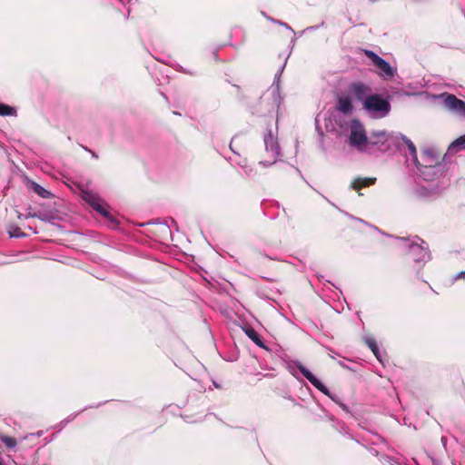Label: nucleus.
Segmentation results:
<instances>
[{
    "instance_id": "obj_15",
    "label": "nucleus",
    "mask_w": 465,
    "mask_h": 465,
    "mask_svg": "<svg viewBox=\"0 0 465 465\" xmlns=\"http://www.w3.org/2000/svg\"><path fill=\"white\" fill-rule=\"evenodd\" d=\"M365 342L368 345V347L371 350L373 354L376 356V358L380 361H381L379 347L376 341L373 338H366Z\"/></svg>"
},
{
    "instance_id": "obj_7",
    "label": "nucleus",
    "mask_w": 465,
    "mask_h": 465,
    "mask_svg": "<svg viewBox=\"0 0 465 465\" xmlns=\"http://www.w3.org/2000/svg\"><path fill=\"white\" fill-rule=\"evenodd\" d=\"M443 105L451 114L465 118V102L457 98L454 94H442Z\"/></svg>"
},
{
    "instance_id": "obj_8",
    "label": "nucleus",
    "mask_w": 465,
    "mask_h": 465,
    "mask_svg": "<svg viewBox=\"0 0 465 465\" xmlns=\"http://www.w3.org/2000/svg\"><path fill=\"white\" fill-rule=\"evenodd\" d=\"M264 145H265L266 152L268 153H271V156L273 158V160L268 163H266L265 162H262V161L260 162V164L267 166V165H271V164L274 163L276 162V158L280 154V146H279L278 141L272 135L271 130L264 136Z\"/></svg>"
},
{
    "instance_id": "obj_27",
    "label": "nucleus",
    "mask_w": 465,
    "mask_h": 465,
    "mask_svg": "<svg viewBox=\"0 0 465 465\" xmlns=\"http://www.w3.org/2000/svg\"><path fill=\"white\" fill-rule=\"evenodd\" d=\"M279 24L282 25H284L288 29H291V27L287 24H285V23L279 22Z\"/></svg>"
},
{
    "instance_id": "obj_11",
    "label": "nucleus",
    "mask_w": 465,
    "mask_h": 465,
    "mask_svg": "<svg viewBox=\"0 0 465 465\" xmlns=\"http://www.w3.org/2000/svg\"><path fill=\"white\" fill-rule=\"evenodd\" d=\"M461 150H465V134L460 136L458 139L453 141L448 148L449 153H455Z\"/></svg>"
},
{
    "instance_id": "obj_13",
    "label": "nucleus",
    "mask_w": 465,
    "mask_h": 465,
    "mask_svg": "<svg viewBox=\"0 0 465 465\" xmlns=\"http://www.w3.org/2000/svg\"><path fill=\"white\" fill-rule=\"evenodd\" d=\"M245 333L257 346L261 348L265 347L262 337L253 328L246 329Z\"/></svg>"
},
{
    "instance_id": "obj_22",
    "label": "nucleus",
    "mask_w": 465,
    "mask_h": 465,
    "mask_svg": "<svg viewBox=\"0 0 465 465\" xmlns=\"http://www.w3.org/2000/svg\"><path fill=\"white\" fill-rule=\"evenodd\" d=\"M365 89V86L361 84H356L354 86V90H355V93L357 94V95L360 97V94L361 92H363V90Z\"/></svg>"
},
{
    "instance_id": "obj_20",
    "label": "nucleus",
    "mask_w": 465,
    "mask_h": 465,
    "mask_svg": "<svg viewBox=\"0 0 465 465\" xmlns=\"http://www.w3.org/2000/svg\"><path fill=\"white\" fill-rule=\"evenodd\" d=\"M242 170H243V173H245V175H247V176H253L256 174V173L254 172V169L249 164H247V168L242 169Z\"/></svg>"
},
{
    "instance_id": "obj_14",
    "label": "nucleus",
    "mask_w": 465,
    "mask_h": 465,
    "mask_svg": "<svg viewBox=\"0 0 465 465\" xmlns=\"http://www.w3.org/2000/svg\"><path fill=\"white\" fill-rule=\"evenodd\" d=\"M375 178H365V179H357L351 183V187L354 190H359L361 187L371 185L375 183Z\"/></svg>"
},
{
    "instance_id": "obj_23",
    "label": "nucleus",
    "mask_w": 465,
    "mask_h": 465,
    "mask_svg": "<svg viewBox=\"0 0 465 465\" xmlns=\"http://www.w3.org/2000/svg\"><path fill=\"white\" fill-rule=\"evenodd\" d=\"M27 217H36V218H39L43 221H45V218L40 214V213H28Z\"/></svg>"
},
{
    "instance_id": "obj_17",
    "label": "nucleus",
    "mask_w": 465,
    "mask_h": 465,
    "mask_svg": "<svg viewBox=\"0 0 465 465\" xmlns=\"http://www.w3.org/2000/svg\"><path fill=\"white\" fill-rule=\"evenodd\" d=\"M33 189L38 195H40L43 198L47 199L50 198V196L52 195V193L49 191L45 190L44 187L35 183H33Z\"/></svg>"
},
{
    "instance_id": "obj_26",
    "label": "nucleus",
    "mask_w": 465,
    "mask_h": 465,
    "mask_svg": "<svg viewBox=\"0 0 465 465\" xmlns=\"http://www.w3.org/2000/svg\"><path fill=\"white\" fill-rule=\"evenodd\" d=\"M84 149H85V150H87L88 152H90V153H91V154H92V156H93L94 158H98V155H97L94 152H93V151H91V150L87 149L86 147H84Z\"/></svg>"
},
{
    "instance_id": "obj_2",
    "label": "nucleus",
    "mask_w": 465,
    "mask_h": 465,
    "mask_svg": "<svg viewBox=\"0 0 465 465\" xmlns=\"http://www.w3.org/2000/svg\"><path fill=\"white\" fill-rule=\"evenodd\" d=\"M402 134L388 133L386 131L378 130L371 131L369 134L368 151L372 153L375 149L381 152H390L401 148Z\"/></svg>"
},
{
    "instance_id": "obj_16",
    "label": "nucleus",
    "mask_w": 465,
    "mask_h": 465,
    "mask_svg": "<svg viewBox=\"0 0 465 465\" xmlns=\"http://www.w3.org/2000/svg\"><path fill=\"white\" fill-rule=\"evenodd\" d=\"M16 110L7 104H0V115L3 116H10V115H15Z\"/></svg>"
},
{
    "instance_id": "obj_1",
    "label": "nucleus",
    "mask_w": 465,
    "mask_h": 465,
    "mask_svg": "<svg viewBox=\"0 0 465 465\" xmlns=\"http://www.w3.org/2000/svg\"><path fill=\"white\" fill-rule=\"evenodd\" d=\"M403 145L407 146L412 163L417 166L418 170L420 171V174L424 177V179L432 180L434 175L441 173L443 172L444 165L440 163L434 161L431 152H424L423 160L425 162V164L420 165L417 158V151L413 143L402 135L401 146Z\"/></svg>"
},
{
    "instance_id": "obj_19",
    "label": "nucleus",
    "mask_w": 465,
    "mask_h": 465,
    "mask_svg": "<svg viewBox=\"0 0 465 465\" xmlns=\"http://www.w3.org/2000/svg\"><path fill=\"white\" fill-rule=\"evenodd\" d=\"M9 234H10V236H11V237H16V238H17V237H21V236H24V235H25V233H23V232L20 231V228H18V227H15V228H13V230H11V231L9 232Z\"/></svg>"
},
{
    "instance_id": "obj_25",
    "label": "nucleus",
    "mask_w": 465,
    "mask_h": 465,
    "mask_svg": "<svg viewBox=\"0 0 465 465\" xmlns=\"http://www.w3.org/2000/svg\"><path fill=\"white\" fill-rule=\"evenodd\" d=\"M338 403L342 408V410H344L347 412L349 411L348 407L345 404H343L341 402H338Z\"/></svg>"
},
{
    "instance_id": "obj_9",
    "label": "nucleus",
    "mask_w": 465,
    "mask_h": 465,
    "mask_svg": "<svg viewBox=\"0 0 465 465\" xmlns=\"http://www.w3.org/2000/svg\"><path fill=\"white\" fill-rule=\"evenodd\" d=\"M298 370L301 371V373L320 391H322L323 394L329 396L333 401L338 402L330 393V391L328 388L315 376L313 375L306 367H304L302 364L297 365Z\"/></svg>"
},
{
    "instance_id": "obj_28",
    "label": "nucleus",
    "mask_w": 465,
    "mask_h": 465,
    "mask_svg": "<svg viewBox=\"0 0 465 465\" xmlns=\"http://www.w3.org/2000/svg\"><path fill=\"white\" fill-rule=\"evenodd\" d=\"M230 148L232 149V151L234 153V150L232 148V143H230Z\"/></svg>"
},
{
    "instance_id": "obj_12",
    "label": "nucleus",
    "mask_w": 465,
    "mask_h": 465,
    "mask_svg": "<svg viewBox=\"0 0 465 465\" xmlns=\"http://www.w3.org/2000/svg\"><path fill=\"white\" fill-rule=\"evenodd\" d=\"M337 109L343 114H350L352 111L351 101L349 97H340Z\"/></svg>"
},
{
    "instance_id": "obj_29",
    "label": "nucleus",
    "mask_w": 465,
    "mask_h": 465,
    "mask_svg": "<svg viewBox=\"0 0 465 465\" xmlns=\"http://www.w3.org/2000/svg\"><path fill=\"white\" fill-rule=\"evenodd\" d=\"M0 465H2V463L0 462Z\"/></svg>"
},
{
    "instance_id": "obj_24",
    "label": "nucleus",
    "mask_w": 465,
    "mask_h": 465,
    "mask_svg": "<svg viewBox=\"0 0 465 465\" xmlns=\"http://www.w3.org/2000/svg\"><path fill=\"white\" fill-rule=\"evenodd\" d=\"M465 278V272H460L457 274L456 279Z\"/></svg>"
},
{
    "instance_id": "obj_5",
    "label": "nucleus",
    "mask_w": 465,
    "mask_h": 465,
    "mask_svg": "<svg viewBox=\"0 0 465 465\" xmlns=\"http://www.w3.org/2000/svg\"><path fill=\"white\" fill-rule=\"evenodd\" d=\"M82 198L97 213L108 218L109 220H113L107 210V203L103 199H101V197L96 193L88 190H83Z\"/></svg>"
},
{
    "instance_id": "obj_6",
    "label": "nucleus",
    "mask_w": 465,
    "mask_h": 465,
    "mask_svg": "<svg viewBox=\"0 0 465 465\" xmlns=\"http://www.w3.org/2000/svg\"><path fill=\"white\" fill-rule=\"evenodd\" d=\"M364 54L371 61L372 64L379 70V74L381 76L387 79L392 78L394 76L395 69H393L387 61L371 50H364Z\"/></svg>"
},
{
    "instance_id": "obj_3",
    "label": "nucleus",
    "mask_w": 465,
    "mask_h": 465,
    "mask_svg": "<svg viewBox=\"0 0 465 465\" xmlns=\"http://www.w3.org/2000/svg\"><path fill=\"white\" fill-rule=\"evenodd\" d=\"M363 109L373 118H383L391 111V104L379 94H371L363 99Z\"/></svg>"
},
{
    "instance_id": "obj_18",
    "label": "nucleus",
    "mask_w": 465,
    "mask_h": 465,
    "mask_svg": "<svg viewBox=\"0 0 465 465\" xmlns=\"http://www.w3.org/2000/svg\"><path fill=\"white\" fill-rule=\"evenodd\" d=\"M0 440L7 448H15L16 446V440L13 437L1 434Z\"/></svg>"
},
{
    "instance_id": "obj_21",
    "label": "nucleus",
    "mask_w": 465,
    "mask_h": 465,
    "mask_svg": "<svg viewBox=\"0 0 465 465\" xmlns=\"http://www.w3.org/2000/svg\"><path fill=\"white\" fill-rule=\"evenodd\" d=\"M234 162L242 168H247L248 161L246 159H240L239 161L234 160Z\"/></svg>"
},
{
    "instance_id": "obj_10",
    "label": "nucleus",
    "mask_w": 465,
    "mask_h": 465,
    "mask_svg": "<svg viewBox=\"0 0 465 465\" xmlns=\"http://www.w3.org/2000/svg\"><path fill=\"white\" fill-rule=\"evenodd\" d=\"M409 254L415 262H426L430 259L428 247L419 243H411L409 247Z\"/></svg>"
},
{
    "instance_id": "obj_4",
    "label": "nucleus",
    "mask_w": 465,
    "mask_h": 465,
    "mask_svg": "<svg viewBox=\"0 0 465 465\" xmlns=\"http://www.w3.org/2000/svg\"><path fill=\"white\" fill-rule=\"evenodd\" d=\"M368 140L369 135L366 134L362 124L358 121H352L349 136L351 145L355 147L360 152H367Z\"/></svg>"
}]
</instances>
